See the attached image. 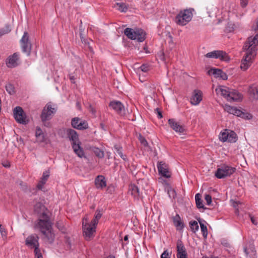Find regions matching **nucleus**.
Here are the masks:
<instances>
[{
	"mask_svg": "<svg viewBox=\"0 0 258 258\" xmlns=\"http://www.w3.org/2000/svg\"><path fill=\"white\" fill-rule=\"evenodd\" d=\"M107 258H115L114 256L113 255H109Z\"/></svg>",
	"mask_w": 258,
	"mask_h": 258,
	"instance_id": "obj_63",
	"label": "nucleus"
},
{
	"mask_svg": "<svg viewBox=\"0 0 258 258\" xmlns=\"http://www.w3.org/2000/svg\"><path fill=\"white\" fill-rule=\"evenodd\" d=\"M139 139L141 143L142 144H143L144 146H147L148 145V143L146 141V140L141 135H140L139 137Z\"/></svg>",
	"mask_w": 258,
	"mask_h": 258,
	"instance_id": "obj_48",
	"label": "nucleus"
},
{
	"mask_svg": "<svg viewBox=\"0 0 258 258\" xmlns=\"http://www.w3.org/2000/svg\"><path fill=\"white\" fill-rule=\"evenodd\" d=\"M80 37L81 38V40L83 42V41H84V42L86 43V41H85V40L84 39V38L82 36V34H80Z\"/></svg>",
	"mask_w": 258,
	"mask_h": 258,
	"instance_id": "obj_61",
	"label": "nucleus"
},
{
	"mask_svg": "<svg viewBox=\"0 0 258 258\" xmlns=\"http://www.w3.org/2000/svg\"><path fill=\"white\" fill-rule=\"evenodd\" d=\"M39 237L35 234H31L28 236L25 240V244L31 248H34L35 258H43L42 253L39 248V243L38 242Z\"/></svg>",
	"mask_w": 258,
	"mask_h": 258,
	"instance_id": "obj_4",
	"label": "nucleus"
},
{
	"mask_svg": "<svg viewBox=\"0 0 258 258\" xmlns=\"http://www.w3.org/2000/svg\"><path fill=\"white\" fill-rule=\"evenodd\" d=\"M248 92L253 99H258V86H252L250 87Z\"/></svg>",
	"mask_w": 258,
	"mask_h": 258,
	"instance_id": "obj_28",
	"label": "nucleus"
},
{
	"mask_svg": "<svg viewBox=\"0 0 258 258\" xmlns=\"http://www.w3.org/2000/svg\"><path fill=\"white\" fill-rule=\"evenodd\" d=\"M94 152L95 155L100 158H102L104 157L103 152L100 150L99 148H95Z\"/></svg>",
	"mask_w": 258,
	"mask_h": 258,
	"instance_id": "obj_41",
	"label": "nucleus"
},
{
	"mask_svg": "<svg viewBox=\"0 0 258 258\" xmlns=\"http://www.w3.org/2000/svg\"><path fill=\"white\" fill-rule=\"evenodd\" d=\"M128 192L134 198H138L140 196V192L138 187L135 184H131L129 186Z\"/></svg>",
	"mask_w": 258,
	"mask_h": 258,
	"instance_id": "obj_26",
	"label": "nucleus"
},
{
	"mask_svg": "<svg viewBox=\"0 0 258 258\" xmlns=\"http://www.w3.org/2000/svg\"><path fill=\"white\" fill-rule=\"evenodd\" d=\"M233 115L246 119H250L252 118V115L248 113H244L241 111L240 110L238 109L237 108L235 109Z\"/></svg>",
	"mask_w": 258,
	"mask_h": 258,
	"instance_id": "obj_23",
	"label": "nucleus"
},
{
	"mask_svg": "<svg viewBox=\"0 0 258 258\" xmlns=\"http://www.w3.org/2000/svg\"><path fill=\"white\" fill-rule=\"evenodd\" d=\"M109 106L119 114L123 115L125 113L124 106L120 101H111Z\"/></svg>",
	"mask_w": 258,
	"mask_h": 258,
	"instance_id": "obj_17",
	"label": "nucleus"
},
{
	"mask_svg": "<svg viewBox=\"0 0 258 258\" xmlns=\"http://www.w3.org/2000/svg\"><path fill=\"white\" fill-rule=\"evenodd\" d=\"M14 116L18 123L25 124L28 122L26 114L22 107L20 106L16 107L14 108Z\"/></svg>",
	"mask_w": 258,
	"mask_h": 258,
	"instance_id": "obj_12",
	"label": "nucleus"
},
{
	"mask_svg": "<svg viewBox=\"0 0 258 258\" xmlns=\"http://www.w3.org/2000/svg\"><path fill=\"white\" fill-rule=\"evenodd\" d=\"M74 240L70 238H66V248L71 249L72 246L74 244Z\"/></svg>",
	"mask_w": 258,
	"mask_h": 258,
	"instance_id": "obj_39",
	"label": "nucleus"
},
{
	"mask_svg": "<svg viewBox=\"0 0 258 258\" xmlns=\"http://www.w3.org/2000/svg\"><path fill=\"white\" fill-rule=\"evenodd\" d=\"M190 227L192 231L196 232L199 229V225L198 222L196 221H191L189 223Z\"/></svg>",
	"mask_w": 258,
	"mask_h": 258,
	"instance_id": "obj_37",
	"label": "nucleus"
},
{
	"mask_svg": "<svg viewBox=\"0 0 258 258\" xmlns=\"http://www.w3.org/2000/svg\"><path fill=\"white\" fill-rule=\"evenodd\" d=\"M205 199L207 202V205H210L212 202V198L211 196L209 195H206L205 196Z\"/></svg>",
	"mask_w": 258,
	"mask_h": 258,
	"instance_id": "obj_50",
	"label": "nucleus"
},
{
	"mask_svg": "<svg viewBox=\"0 0 258 258\" xmlns=\"http://www.w3.org/2000/svg\"><path fill=\"white\" fill-rule=\"evenodd\" d=\"M248 3V0H240V5L242 8L246 7Z\"/></svg>",
	"mask_w": 258,
	"mask_h": 258,
	"instance_id": "obj_52",
	"label": "nucleus"
},
{
	"mask_svg": "<svg viewBox=\"0 0 258 258\" xmlns=\"http://www.w3.org/2000/svg\"><path fill=\"white\" fill-rule=\"evenodd\" d=\"M34 212L39 215V218L38 220H40L41 219H44L43 217L46 216L47 217L48 220H49V217L47 215V210L44 205L40 202L36 201L35 204L34 205Z\"/></svg>",
	"mask_w": 258,
	"mask_h": 258,
	"instance_id": "obj_11",
	"label": "nucleus"
},
{
	"mask_svg": "<svg viewBox=\"0 0 258 258\" xmlns=\"http://www.w3.org/2000/svg\"><path fill=\"white\" fill-rule=\"evenodd\" d=\"M221 73V70L220 69H212L209 71L208 74L209 75H213L216 77H220V76Z\"/></svg>",
	"mask_w": 258,
	"mask_h": 258,
	"instance_id": "obj_34",
	"label": "nucleus"
},
{
	"mask_svg": "<svg viewBox=\"0 0 258 258\" xmlns=\"http://www.w3.org/2000/svg\"><path fill=\"white\" fill-rule=\"evenodd\" d=\"M243 250L247 258H255L256 250L253 245H250L249 247L245 246Z\"/></svg>",
	"mask_w": 258,
	"mask_h": 258,
	"instance_id": "obj_22",
	"label": "nucleus"
},
{
	"mask_svg": "<svg viewBox=\"0 0 258 258\" xmlns=\"http://www.w3.org/2000/svg\"><path fill=\"white\" fill-rule=\"evenodd\" d=\"M205 56L207 58H220L225 61L229 59L227 54L221 50H214L207 53Z\"/></svg>",
	"mask_w": 258,
	"mask_h": 258,
	"instance_id": "obj_14",
	"label": "nucleus"
},
{
	"mask_svg": "<svg viewBox=\"0 0 258 258\" xmlns=\"http://www.w3.org/2000/svg\"><path fill=\"white\" fill-rule=\"evenodd\" d=\"M236 108V107H232L227 104L225 105L224 106V109L225 111L232 114H233Z\"/></svg>",
	"mask_w": 258,
	"mask_h": 258,
	"instance_id": "obj_38",
	"label": "nucleus"
},
{
	"mask_svg": "<svg viewBox=\"0 0 258 258\" xmlns=\"http://www.w3.org/2000/svg\"><path fill=\"white\" fill-rule=\"evenodd\" d=\"M158 172L160 175L166 178H169L171 176L168 165L164 162L161 161L157 165Z\"/></svg>",
	"mask_w": 258,
	"mask_h": 258,
	"instance_id": "obj_15",
	"label": "nucleus"
},
{
	"mask_svg": "<svg viewBox=\"0 0 258 258\" xmlns=\"http://www.w3.org/2000/svg\"><path fill=\"white\" fill-rule=\"evenodd\" d=\"M47 180L44 179H42V178H41V180L39 181V182H38L37 185V187L39 189H42L43 187V185L44 184L46 183Z\"/></svg>",
	"mask_w": 258,
	"mask_h": 258,
	"instance_id": "obj_44",
	"label": "nucleus"
},
{
	"mask_svg": "<svg viewBox=\"0 0 258 258\" xmlns=\"http://www.w3.org/2000/svg\"><path fill=\"white\" fill-rule=\"evenodd\" d=\"M168 194L169 195V196L171 198H174L176 196L175 191L172 188H169L168 189Z\"/></svg>",
	"mask_w": 258,
	"mask_h": 258,
	"instance_id": "obj_46",
	"label": "nucleus"
},
{
	"mask_svg": "<svg viewBox=\"0 0 258 258\" xmlns=\"http://www.w3.org/2000/svg\"><path fill=\"white\" fill-rule=\"evenodd\" d=\"M49 176V172L48 171H45L43 173V175H42V178L46 180H47Z\"/></svg>",
	"mask_w": 258,
	"mask_h": 258,
	"instance_id": "obj_51",
	"label": "nucleus"
},
{
	"mask_svg": "<svg viewBox=\"0 0 258 258\" xmlns=\"http://www.w3.org/2000/svg\"><path fill=\"white\" fill-rule=\"evenodd\" d=\"M124 33L128 38L132 40L143 42L145 39V33L142 29L134 30L127 28L124 30Z\"/></svg>",
	"mask_w": 258,
	"mask_h": 258,
	"instance_id": "obj_7",
	"label": "nucleus"
},
{
	"mask_svg": "<svg viewBox=\"0 0 258 258\" xmlns=\"http://www.w3.org/2000/svg\"><path fill=\"white\" fill-rule=\"evenodd\" d=\"M115 190V187L114 185L111 184L108 185L107 188V191L109 194H112Z\"/></svg>",
	"mask_w": 258,
	"mask_h": 258,
	"instance_id": "obj_49",
	"label": "nucleus"
},
{
	"mask_svg": "<svg viewBox=\"0 0 258 258\" xmlns=\"http://www.w3.org/2000/svg\"><path fill=\"white\" fill-rule=\"evenodd\" d=\"M5 88L9 94L11 95L14 94L15 88L12 84H7L5 86Z\"/></svg>",
	"mask_w": 258,
	"mask_h": 258,
	"instance_id": "obj_36",
	"label": "nucleus"
},
{
	"mask_svg": "<svg viewBox=\"0 0 258 258\" xmlns=\"http://www.w3.org/2000/svg\"><path fill=\"white\" fill-rule=\"evenodd\" d=\"M235 168L224 164L217 169L215 176L218 178H223L230 176L235 172Z\"/></svg>",
	"mask_w": 258,
	"mask_h": 258,
	"instance_id": "obj_8",
	"label": "nucleus"
},
{
	"mask_svg": "<svg viewBox=\"0 0 258 258\" xmlns=\"http://www.w3.org/2000/svg\"><path fill=\"white\" fill-rule=\"evenodd\" d=\"M44 219H41L39 220L35 225V227L38 229L46 238L48 240L49 242H53L54 238V234L51 232V224L49 220H48L46 216L43 217Z\"/></svg>",
	"mask_w": 258,
	"mask_h": 258,
	"instance_id": "obj_2",
	"label": "nucleus"
},
{
	"mask_svg": "<svg viewBox=\"0 0 258 258\" xmlns=\"http://www.w3.org/2000/svg\"><path fill=\"white\" fill-rule=\"evenodd\" d=\"M238 204H240V203L239 202H234V203H233V207H234V208H236L237 207V206H238Z\"/></svg>",
	"mask_w": 258,
	"mask_h": 258,
	"instance_id": "obj_60",
	"label": "nucleus"
},
{
	"mask_svg": "<svg viewBox=\"0 0 258 258\" xmlns=\"http://www.w3.org/2000/svg\"><path fill=\"white\" fill-rule=\"evenodd\" d=\"M139 69L143 72H147L149 70V67L147 64H143Z\"/></svg>",
	"mask_w": 258,
	"mask_h": 258,
	"instance_id": "obj_47",
	"label": "nucleus"
},
{
	"mask_svg": "<svg viewBox=\"0 0 258 258\" xmlns=\"http://www.w3.org/2000/svg\"><path fill=\"white\" fill-rule=\"evenodd\" d=\"M251 221L253 224H254V225L257 224V222H256L255 219L253 217H251Z\"/></svg>",
	"mask_w": 258,
	"mask_h": 258,
	"instance_id": "obj_59",
	"label": "nucleus"
},
{
	"mask_svg": "<svg viewBox=\"0 0 258 258\" xmlns=\"http://www.w3.org/2000/svg\"><path fill=\"white\" fill-rule=\"evenodd\" d=\"M114 7L116 9L122 12H125L127 10V7L125 4L123 3H116Z\"/></svg>",
	"mask_w": 258,
	"mask_h": 258,
	"instance_id": "obj_32",
	"label": "nucleus"
},
{
	"mask_svg": "<svg viewBox=\"0 0 258 258\" xmlns=\"http://www.w3.org/2000/svg\"><path fill=\"white\" fill-rule=\"evenodd\" d=\"M196 202L197 206L198 208H204V206L202 203V200L201 198V196L199 194H197L195 196Z\"/></svg>",
	"mask_w": 258,
	"mask_h": 258,
	"instance_id": "obj_29",
	"label": "nucleus"
},
{
	"mask_svg": "<svg viewBox=\"0 0 258 258\" xmlns=\"http://www.w3.org/2000/svg\"><path fill=\"white\" fill-rule=\"evenodd\" d=\"M219 139L223 142L234 143L236 141V134L233 131L225 130L224 132L220 133Z\"/></svg>",
	"mask_w": 258,
	"mask_h": 258,
	"instance_id": "obj_10",
	"label": "nucleus"
},
{
	"mask_svg": "<svg viewBox=\"0 0 258 258\" xmlns=\"http://www.w3.org/2000/svg\"><path fill=\"white\" fill-rule=\"evenodd\" d=\"M4 166L5 167H10V165H7V164L4 165Z\"/></svg>",
	"mask_w": 258,
	"mask_h": 258,
	"instance_id": "obj_64",
	"label": "nucleus"
},
{
	"mask_svg": "<svg viewBox=\"0 0 258 258\" xmlns=\"http://www.w3.org/2000/svg\"><path fill=\"white\" fill-rule=\"evenodd\" d=\"M20 44L22 51L25 53L27 56L30 54L31 50V44L29 41V36L27 32H25L20 40Z\"/></svg>",
	"mask_w": 258,
	"mask_h": 258,
	"instance_id": "obj_9",
	"label": "nucleus"
},
{
	"mask_svg": "<svg viewBox=\"0 0 258 258\" xmlns=\"http://www.w3.org/2000/svg\"><path fill=\"white\" fill-rule=\"evenodd\" d=\"M71 125L73 128L79 130H85L89 127L88 123L86 120H83L78 117L72 119Z\"/></svg>",
	"mask_w": 258,
	"mask_h": 258,
	"instance_id": "obj_13",
	"label": "nucleus"
},
{
	"mask_svg": "<svg viewBox=\"0 0 258 258\" xmlns=\"http://www.w3.org/2000/svg\"><path fill=\"white\" fill-rule=\"evenodd\" d=\"M69 79L72 83H75V80L77 79V74L74 72L73 74H70Z\"/></svg>",
	"mask_w": 258,
	"mask_h": 258,
	"instance_id": "obj_45",
	"label": "nucleus"
},
{
	"mask_svg": "<svg viewBox=\"0 0 258 258\" xmlns=\"http://www.w3.org/2000/svg\"><path fill=\"white\" fill-rule=\"evenodd\" d=\"M229 101H238L242 98L241 94L237 92L236 91L231 90L230 95Z\"/></svg>",
	"mask_w": 258,
	"mask_h": 258,
	"instance_id": "obj_27",
	"label": "nucleus"
},
{
	"mask_svg": "<svg viewBox=\"0 0 258 258\" xmlns=\"http://www.w3.org/2000/svg\"><path fill=\"white\" fill-rule=\"evenodd\" d=\"M173 221L177 230H181L183 228V224L178 215L177 214L173 217Z\"/></svg>",
	"mask_w": 258,
	"mask_h": 258,
	"instance_id": "obj_24",
	"label": "nucleus"
},
{
	"mask_svg": "<svg viewBox=\"0 0 258 258\" xmlns=\"http://www.w3.org/2000/svg\"><path fill=\"white\" fill-rule=\"evenodd\" d=\"M171 252L168 250H164L161 255V258H170Z\"/></svg>",
	"mask_w": 258,
	"mask_h": 258,
	"instance_id": "obj_43",
	"label": "nucleus"
},
{
	"mask_svg": "<svg viewBox=\"0 0 258 258\" xmlns=\"http://www.w3.org/2000/svg\"><path fill=\"white\" fill-rule=\"evenodd\" d=\"M155 111L157 113L158 117L159 118H161L162 117V112L159 110V109L156 108Z\"/></svg>",
	"mask_w": 258,
	"mask_h": 258,
	"instance_id": "obj_54",
	"label": "nucleus"
},
{
	"mask_svg": "<svg viewBox=\"0 0 258 258\" xmlns=\"http://www.w3.org/2000/svg\"><path fill=\"white\" fill-rule=\"evenodd\" d=\"M219 78L222 79L223 80H226L227 79L226 74L225 73L223 72L222 71Z\"/></svg>",
	"mask_w": 258,
	"mask_h": 258,
	"instance_id": "obj_53",
	"label": "nucleus"
},
{
	"mask_svg": "<svg viewBox=\"0 0 258 258\" xmlns=\"http://www.w3.org/2000/svg\"><path fill=\"white\" fill-rule=\"evenodd\" d=\"M36 136L40 141H43L44 140V135L41 128L39 127H37L36 130Z\"/></svg>",
	"mask_w": 258,
	"mask_h": 258,
	"instance_id": "obj_33",
	"label": "nucleus"
},
{
	"mask_svg": "<svg viewBox=\"0 0 258 258\" xmlns=\"http://www.w3.org/2000/svg\"><path fill=\"white\" fill-rule=\"evenodd\" d=\"M19 59V54L14 53L8 57L6 61V64L9 68H15L18 65V61Z\"/></svg>",
	"mask_w": 258,
	"mask_h": 258,
	"instance_id": "obj_16",
	"label": "nucleus"
},
{
	"mask_svg": "<svg viewBox=\"0 0 258 258\" xmlns=\"http://www.w3.org/2000/svg\"><path fill=\"white\" fill-rule=\"evenodd\" d=\"M56 110L57 107L56 105H52L51 102L48 103L44 107L41 115V118L45 126H49V123H48L47 124H46L45 122L53 117Z\"/></svg>",
	"mask_w": 258,
	"mask_h": 258,
	"instance_id": "obj_6",
	"label": "nucleus"
},
{
	"mask_svg": "<svg viewBox=\"0 0 258 258\" xmlns=\"http://www.w3.org/2000/svg\"><path fill=\"white\" fill-rule=\"evenodd\" d=\"M0 232L3 238H6L7 236V231L6 229L4 228L2 224H0Z\"/></svg>",
	"mask_w": 258,
	"mask_h": 258,
	"instance_id": "obj_42",
	"label": "nucleus"
},
{
	"mask_svg": "<svg viewBox=\"0 0 258 258\" xmlns=\"http://www.w3.org/2000/svg\"><path fill=\"white\" fill-rule=\"evenodd\" d=\"M231 89L225 86H220L216 89L215 91L218 94H220L228 101H229Z\"/></svg>",
	"mask_w": 258,
	"mask_h": 258,
	"instance_id": "obj_20",
	"label": "nucleus"
},
{
	"mask_svg": "<svg viewBox=\"0 0 258 258\" xmlns=\"http://www.w3.org/2000/svg\"><path fill=\"white\" fill-rule=\"evenodd\" d=\"M95 184L97 188L102 189L106 186L105 177L102 175H98L95 180Z\"/></svg>",
	"mask_w": 258,
	"mask_h": 258,
	"instance_id": "obj_21",
	"label": "nucleus"
},
{
	"mask_svg": "<svg viewBox=\"0 0 258 258\" xmlns=\"http://www.w3.org/2000/svg\"><path fill=\"white\" fill-rule=\"evenodd\" d=\"M168 123L170 126L176 133H182L184 132L183 126L174 119H169Z\"/></svg>",
	"mask_w": 258,
	"mask_h": 258,
	"instance_id": "obj_18",
	"label": "nucleus"
},
{
	"mask_svg": "<svg viewBox=\"0 0 258 258\" xmlns=\"http://www.w3.org/2000/svg\"><path fill=\"white\" fill-rule=\"evenodd\" d=\"M114 148L116 151V153L120 156V157L122 158L124 160L126 159L125 156L123 155L121 151V148L118 147L117 146H114Z\"/></svg>",
	"mask_w": 258,
	"mask_h": 258,
	"instance_id": "obj_40",
	"label": "nucleus"
},
{
	"mask_svg": "<svg viewBox=\"0 0 258 258\" xmlns=\"http://www.w3.org/2000/svg\"><path fill=\"white\" fill-rule=\"evenodd\" d=\"M57 226L58 228L59 229V230H60L62 232V233H64V232L63 228L59 227V223H57Z\"/></svg>",
	"mask_w": 258,
	"mask_h": 258,
	"instance_id": "obj_57",
	"label": "nucleus"
},
{
	"mask_svg": "<svg viewBox=\"0 0 258 258\" xmlns=\"http://www.w3.org/2000/svg\"><path fill=\"white\" fill-rule=\"evenodd\" d=\"M194 11V9L192 8L181 11L175 17V22L180 26L186 25L191 20Z\"/></svg>",
	"mask_w": 258,
	"mask_h": 258,
	"instance_id": "obj_5",
	"label": "nucleus"
},
{
	"mask_svg": "<svg viewBox=\"0 0 258 258\" xmlns=\"http://www.w3.org/2000/svg\"><path fill=\"white\" fill-rule=\"evenodd\" d=\"M199 223L200 224L201 229L202 232L203 233V235L205 238H206L207 236V234H208V230H207V226L203 223L201 222L200 221H199Z\"/></svg>",
	"mask_w": 258,
	"mask_h": 258,
	"instance_id": "obj_35",
	"label": "nucleus"
},
{
	"mask_svg": "<svg viewBox=\"0 0 258 258\" xmlns=\"http://www.w3.org/2000/svg\"><path fill=\"white\" fill-rule=\"evenodd\" d=\"M177 254H187L186 250L181 240L177 241Z\"/></svg>",
	"mask_w": 258,
	"mask_h": 258,
	"instance_id": "obj_25",
	"label": "nucleus"
},
{
	"mask_svg": "<svg viewBox=\"0 0 258 258\" xmlns=\"http://www.w3.org/2000/svg\"><path fill=\"white\" fill-rule=\"evenodd\" d=\"M102 216V213L100 211L97 210L96 212L95 216L93 220L91 221L92 223L94 224V225H97L98 223V221L100 219Z\"/></svg>",
	"mask_w": 258,
	"mask_h": 258,
	"instance_id": "obj_31",
	"label": "nucleus"
},
{
	"mask_svg": "<svg viewBox=\"0 0 258 258\" xmlns=\"http://www.w3.org/2000/svg\"><path fill=\"white\" fill-rule=\"evenodd\" d=\"M177 258H188L187 254H177Z\"/></svg>",
	"mask_w": 258,
	"mask_h": 258,
	"instance_id": "obj_55",
	"label": "nucleus"
},
{
	"mask_svg": "<svg viewBox=\"0 0 258 258\" xmlns=\"http://www.w3.org/2000/svg\"><path fill=\"white\" fill-rule=\"evenodd\" d=\"M101 128L104 131H106V127L104 123H101L100 124Z\"/></svg>",
	"mask_w": 258,
	"mask_h": 258,
	"instance_id": "obj_56",
	"label": "nucleus"
},
{
	"mask_svg": "<svg viewBox=\"0 0 258 258\" xmlns=\"http://www.w3.org/2000/svg\"><path fill=\"white\" fill-rule=\"evenodd\" d=\"M221 243L226 247H228L229 245V244L225 240H223V241H222Z\"/></svg>",
	"mask_w": 258,
	"mask_h": 258,
	"instance_id": "obj_58",
	"label": "nucleus"
},
{
	"mask_svg": "<svg viewBox=\"0 0 258 258\" xmlns=\"http://www.w3.org/2000/svg\"><path fill=\"white\" fill-rule=\"evenodd\" d=\"M11 31V27L9 25H6L4 28L0 29V37L5 34L10 33Z\"/></svg>",
	"mask_w": 258,
	"mask_h": 258,
	"instance_id": "obj_30",
	"label": "nucleus"
},
{
	"mask_svg": "<svg viewBox=\"0 0 258 258\" xmlns=\"http://www.w3.org/2000/svg\"><path fill=\"white\" fill-rule=\"evenodd\" d=\"M202 100V92L200 90H194L192 95L190 98V103L192 105H197L200 103Z\"/></svg>",
	"mask_w": 258,
	"mask_h": 258,
	"instance_id": "obj_19",
	"label": "nucleus"
},
{
	"mask_svg": "<svg viewBox=\"0 0 258 258\" xmlns=\"http://www.w3.org/2000/svg\"><path fill=\"white\" fill-rule=\"evenodd\" d=\"M67 135L76 154L80 158L85 157L84 150L81 147V142L77 132L72 128H69L67 130Z\"/></svg>",
	"mask_w": 258,
	"mask_h": 258,
	"instance_id": "obj_1",
	"label": "nucleus"
},
{
	"mask_svg": "<svg viewBox=\"0 0 258 258\" xmlns=\"http://www.w3.org/2000/svg\"><path fill=\"white\" fill-rule=\"evenodd\" d=\"M83 235L86 240H90L94 236L96 232V225H94L92 222H89V219L86 216L82 220Z\"/></svg>",
	"mask_w": 258,
	"mask_h": 258,
	"instance_id": "obj_3",
	"label": "nucleus"
},
{
	"mask_svg": "<svg viewBox=\"0 0 258 258\" xmlns=\"http://www.w3.org/2000/svg\"><path fill=\"white\" fill-rule=\"evenodd\" d=\"M128 240V236L127 235H125L124 237V241H127Z\"/></svg>",
	"mask_w": 258,
	"mask_h": 258,
	"instance_id": "obj_62",
	"label": "nucleus"
}]
</instances>
